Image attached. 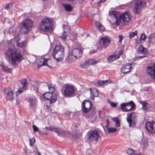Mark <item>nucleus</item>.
<instances>
[{
  "label": "nucleus",
  "mask_w": 155,
  "mask_h": 155,
  "mask_svg": "<svg viewBox=\"0 0 155 155\" xmlns=\"http://www.w3.org/2000/svg\"><path fill=\"white\" fill-rule=\"evenodd\" d=\"M5 57L13 66H17L23 59L20 52L15 48L8 49L5 53Z\"/></svg>",
  "instance_id": "1"
},
{
  "label": "nucleus",
  "mask_w": 155,
  "mask_h": 155,
  "mask_svg": "<svg viewBox=\"0 0 155 155\" xmlns=\"http://www.w3.org/2000/svg\"><path fill=\"white\" fill-rule=\"evenodd\" d=\"M111 15L112 17L116 19V24L117 26H118L122 21L125 25L131 19V15L128 12H125L119 15L117 12L113 11L111 14L109 12V15Z\"/></svg>",
  "instance_id": "2"
},
{
  "label": "nucleus",
  "mask_w": 155,
  "mask_h": 155,
  "mask_svg": "<svg viewBox=\"0 0 155 155\" xmlns=\"http://www.w3.org/2000/svg\"><path fill=\"white\" fill-rule=\"evenodd\" d=\"M38 28L41 32H52V23L51 21L48 18L42 20L39 24Z\"/></svg>",
  "instance_id": "3"
},
{
  "label": "nucleus",
  "mask_w": 155,
  "mask_h": 155,
  "mask_svg": "<svg viewBox=\"0 0 155 155\" xmlns=\"http://www.w3.org/2000/svg\"><path fill=\"white\" fill-rule=\"evenodd\" d=\"M64 47L61 45L56 46L53 50V57L58 61H62L64 57Z\"/></svg>",
  "instance_id": "4"
},
{
  "label": "nucleus",
  "mask_w": 155,
  "mask_h": 155,
  "mask_svg": "<svg viewBox=\"0 0 155 155\" xmlns=\"http://www.w3.org/2000/svg\"><path fill=\"white\" fill-rule=\"evenodd\" d=\"M83 51L80 48H75L70 52L68 55V62L69 63L74 62L76 59L80 58L83 54Z\"/></svg>",
  "instance_id": "5"
},
{
  "label": "nucleus",
  "mask_w": 155,
  "mask_h": 155,
  "mask_svg": "<svg viewBox=\"0 0 155 155\" xmlns=\"http://www.w3.org/2000/svg\"><path fill=\"white\" fill-rule=\"evenodd\" d=\"M88 139L91 142H97L99 138H101L100 132L97 130H94L88 133Z\"/></svg>",
  "instance_id": "6"
},
{
  "label": "nucleus",
  "mask_w": 155,
  "mask_h": 155,
  "mask_svg": "<svg viewBox=\"0 0 155 155\" xmlns=\"http://www.w3.org/2000/svg\"><path fill=\"white\" fill-rule=\"evenodd\" d=\"M110 43V40L106 37H102L97 42V48L102 50L103 47L106 48Z\"/></svg>",
  "instance_id": "7"
},
{
  "label": "nucleus",
  "mask_w": 155,
  "mask_h": 155,
  "mask_svg": "<svg viewBox=\"0 0 155 155\" xmlns=\"http://www.w3.org/2000/svg\"><path fill=\"white\" fill-rule=\"evenodd\" d=\"M136 107L135 104L132 101L129 102L121 103L120 104V108L123 111L128 112L132 110Z\"/></svg>",
  "instance_id": "8"
},
{
  "label": "nucleus",
  "mask_w": 155,
  "mask_h": 155,
  "mask_svg": "<svg viewBox=\"0 0 155 155\" xmlns=\"http://www.w3.org/2000/svg\"><path fill=\"white\" fill-rule=\"evenodd\" d=\"M146 4V2L144 1L137 0L136 1L134 6V11L136 14H139L140 11Z\"/></svg>",
  "instance_id": "9"
},
{
  "label": "nucleus",
  "mask_w": 155,
  "mask_h": 155,
  "mask_svg": "<svg viewBox=\"0 0 155 155\" xmlns=\"http://www.w3.org/2000/svg\"><path fill=\"white\" fill-rule=\"evenodd\" d=\"M92 102L89 100L83 101L81 104V110L83 112L87 113L91 109Z\"/></svg>",
  "instance_id": "10"
},
{
  "label": "nucleus",
  "mask_w": 155,
  "mask_h": 155,
  "mask_svg": "<svg viewBox=\"0 0 155 155\" xmlns=\"http://www.w3.org/2000/svg\"><path fill=\"white\" fill-rule=\"evenodd\" d=\"M127 117L126 120L129 123L130 127H132L135 124V119H136V116L135 112L131 113H128L127 114Z\"/></svg>",
  "instance_id": "11"
},
{
  "label": "nucleus",
  "mask_w": 155,
  "mask_h": 155,
  "mask_svg": "<svg viewBox=\"0 0 155 155\" xmlns=\"http://www.w3.org/2000/svg\"><path fill=\"white\" fill-rule=\"evenodd\" d=\"M4 94L7 100L12 101L14 98V92L9 88L4 89Z\"/></svg>",
  "instance_id": "12"
},
{
  "label": "nucleus",
  "mask_w": 155,
  "mask_h": 155,
  "mask_svg": "<svg viewBox=\"0 0 155 155\" xmlns=\"http://www.w3.org/2000/svg\"><path fill=\"white\" fill-rule=\"evenodd\" d=\"M137 52L138 54L142 55V56L137 55L136 56V58H142L146 56V55L147 54V49L144 48L142 45H141L138 48Z\"/></svg>",
  "instance_id": "13"
},
{
  "label": "nucleus",
  "mask_w": 155,
  "mask_h": 155,
  "mask_svg": "<svg viewBox=\"0 0 155 155\" xmlns=\"http://www.w3.org/2000/svg\"><path fill=\"white\" fill-rule=\"evenodd\" d=\"M64 92L63 95H64L67 97L71 96L74 93V89L73 86L68 85L65 87Z\"/></svg>",
  "instance_id": "14"
},
{
  "label": "nucleus",
  "mask_w": 155,
  "mask_h": 155,
  "mask_svg": "<svg viewBox=\"0 0 155 155\" xmlns=\"http://www.w3.org/2000/svg\"><path fill=\"white\" fill-rule=\"evenodd\" d=\"M147 73L152 78L155 79V63L147 67Z\"/></svg>",
  "instance_id": "15"
},
{
  "label": "nucleus",
  "mask_w": 155,
  "mask_h": 155,
  "mask_svg": "<svg viewBox=\"0 0 155 155\" xmlns=\"http://www.w3.org/2000/svg\"><path fill=\"white\" fill-rule=\"evenodd\" d=\"M132 69V64L128 63L122 66L121 71L122 73L126 74L130 72Z\"/></svg>",
  "instance_id": "16"
},
{
  "label": "nucleus",
  "mask_w": 155,
  "mask_h": 155,
  "mask_svg": "<svg viewBox=\"0 0 155 155\" xmlns=\"http://www.w3.org/2000/svg\"><path fill=\"white\" fill-rule=\"evenodd\" d=\"M52 132H54L56 133L58 136H62L64 137L65 135L67 134V132L64 130L61 129L59 128H56V127H52Z\"/></svg>",
  "instance_id": "17"
},
{
  "label": "nucleus",
  "mask_w": 155,
  "mask_h": 155,
  "mask_svg": "<svg viewBox=\"0 0 155 155\" xmlns=\"http://www.w3.org/2000/svg\"><path fill=\"white\" fill-rule=\"evenodd\" d=\"M23 26H25L30 30L34 26L33 21L29 19H27L24 20L21 23Z\"/></svg>",
  "instance_id": "18"
},
{
  "label": "nucleus",
  "mask_w": 155,
  "mask_h": 155,
  "mask_svg": "<svg viewBox=\"0 0 155 155\" xmlns=\"http://www.w3.org/2000/svg\"><path fill=\"white\" fill-rule=\"evenodd\" d=\"M51 61L49 59H43V61H41L39 62L40 63H42V64H38V65H40V66H47L49 68H52V66H51L50 64L49 65L48 64L49 63L51 62Z\"/></svg>",
  "instance_id": "19"
},
{
  "label": "nucleus",
  "mask_w": 155,
  "mask_h": 155,
  "mask_svg": "<svg viewBox=\"0 0 155 155\" xmlns=\"http://www.w3.org/2000/svg\"><path fill=\"white\" fill-rule=\"evenodd\" d=\"M153 124V122L148 121L145 124V128L148 133L150 134L151 131L152 130V127Z\"/></svg>",
  "instance_id": "20"
},
{
  "label": "nucleus",
  "mask_w": 155,
  "mask_h": 155,
  "mask_svg": "<svg viewBox=\"0 0 155 155\" xmlns=\"http://www.w3.org/2000/svg\"><path fill=\"white\" fill-rule=\"evenodd\" d=\"M20 82L23 85L22 87V89L24 90H26L28 84L26 79H22L20 81Z\"/></svg>",
  "instance_id": "21"
},
{
  "label": "nucleus",
  "mask_w": 155,
  "mask_h": 155,
  "mask_svg": "<svg viewBox=\"0 0 155 155\" xmlns=\"http://www.w3.org/2000/svg\"><path fill=\"white\" fill-rule=\"evenodd\" d=\"M124 46H123L118 48V51L116 54L117 55V58L118 59L120 57L121 55L122 54L124 51Z\"/></svg>",
  "instance_id": "22"
},
{
  "label": "nucleus",
  "mask_w": 155,
  "mask_h": 155,
  "mask_svg": "<svg viewBox=\"0 0 155 155\" xmlns=\"http://www.w3.org/2000/svg\"><path fill=\"white\" fill-rule=\"evenodd\" d=\"M66 11L67 12H71L73 10V8L71 5L68 4L63 3L62 5Z\"/></svg>",
  "instance_id": "23"
},
{
  "label": "nucleus",
  "mask_w": 155,
  "mask_h": 155,
  "mask_svg": "<svg viewBox=\"0 0 155 155\" xmlns=\"http://www.w3.org/2000/svg\"><path fill=\"white\" fill-rule=\"evenodd\" d=\"M85 61L86 62V63H87L88 66H89L91 65L95 64H97L98 62L99 61H95L91 59H88L86 60Z\"/></svg>",
  "instance_id": "24"
},
{
  "label": "nucleus",
  "mask_w": 155,
  "mask_h": 155,
  "mask_svg": "<svg viewBox=\"0 0 155 155\" xmlns=\"http://www.w3.org/2000/svg\"><path fill=\"white\" fill-rule=\"evenodd\" d=\"M111 81L110 80H103L98 81L96 84L97 86H102L104 84H107L108 83H110Z\"/></svg>",
  "instance_id": "25"
},
{
  "label": "nucleus",
  "mask_w": 155,
  "mask_h": 155,
  "mask_svg": "<svg viewBox=\"0 0 155 155\" xmlns=\"http://www.w3.org/2000/svg\"><path fill=\"white\" fill-rule=\"evenodd\" d=\"M95 25L99 30L104 31L105 30V27L99 22H96Z\"/></svg>",
  "instance_id": "26"
},
{
  "label": "nucleus",
  "mask_w": 155,
  "mask_h": 155,
  "mask_svg": "<svg viewBox=\"0 0 155 155\" xmlns=\"http://www.w3.org/2000/svg\"><path fill=\"white\" fill-rule=\"evenodd\" d=\"M20 30V32L22 34H25L30 30L25 26H23L22 24Z\"/></svg>",
  "instance_id": "27"
},
{
  "label": "nucleus",
  "mask_w": 155,
  "mask_h": 155,
  "mask_svg": "<svg viewBox=\"0 0 155 155\" xmlns=\"http://www.w3.org/2000/svg\"><path fill=\"white\" fill-rule=\"evenodd\" d=\"M52 96V93L51 92H46L44 94V98L46 100H49Z\"/></svg>",
  "instance_id": "28"
},
{
  "label": "nucleus",
  "mask_w": 155,
  "mask_h": 155,
  "mask_svg": "<svg viewBox=\"0 0 155 155\" xmlns=\"http://www.w3.org/2000/svg\"><path fill=\"white\" fill-rule=\"evenodd\" d=\"M147 38L148 39L147 42L149 43H151L153 40H155V36L153 35H150L147 37Z\"/></svg>",
  "instance_id": "29"
},
{
  "label": "nucleus",
  "mask_w": 155,
  "mask_h": 155,
  "mask_svg": "<svg viewBox=\"0 0 155 155\" xmlns=\"http://www.w3.org/2000/svg\"><path fill=\"white\" fill-rule=\"evenodd\" d=\"M90 91L94 97H97L98 96V93L97 92V90L96 89H94L92 90L90 88Z\"/></svg>",
  "instance_id": "30"
},
{
  "label": "nucleus",
  "mask_w": 155,
  "mask_h": 155,
  "mask_svg": "<svg viewBox=\"0 0 155 155\" xmlns=\"http://www.w3.org/2000/svg\"><path fill=\"white\" fill-rule=\"evenodd\" d=\"M117 57L116 54L115 55H111L108 58L107 60L110 62H111L114 61L116 58H117Z\"/></svg>",
  "instance_id": "31"
},
{
  "label": "nucleus",
  "mask_w": 155,
  "mask_h": 155,
  "mask_svg": "<svg viewBox=\"0 0 155 155\" xmlns=\"http://www.w3.org/2000/svg\"><path fill=\"white\" fill-rule=\"evenodd\" d=\"M16 44L18 48L24 47L25 46V43L24 41L19 43L18 41L17 42H16Z\"/></svg>",
  "instance_id": "32"
},
{
  "label": "nucleus",
  "mask_w": 155,
  "mask_h": 155,
  "mask_svg": "<svg viewBox=\"0 0 155 155\" xmlns=\"http://www.w3.org/2000/svg\"><path fill=\"white\" fill-rule=\"evenodd\" d=\"M141 145L143 147H147L148 145L147 140L146 139L142 140L141 143Z\"/></svg>",
  "instance_id": "33"
},
{
  "label": "nucleus",
  "mask_w": 155,
  "mask_h": 155,
  "mask_svg": "<svg viewBox=\"0 0 155 155\" xmlns=\"http://www.w3.org/2000/svg\"><path fill=\"white\" fill-rule=\"evenodd\" d=\"M68 33L66 31H64L62 33L61 35L60 36V38L63 40H65L67 36Z\"/></svg>",
  "instance_id": "34"
},
{
  "label": "nucleus",
  "mask_w": 155,
  "mask_h": 155,
  "mask_svg": "<svg viewBox=\"0 0 155 155\" xmlns=\"http://www.w3.org/2000/svg\"><path fill=\"white\" fill-rule=\"evenodd\" d=\"M1 66L2 67V69L4 71H5L8 72H9L11 70L10 68L5 66L3 64L1 65Z\"/></svg>",
  "instance_id": "35"
},
{
  "label": "nucleus",
  "mask_w": 155,
  "mask_h": 155,
  "mask_svg": "<svg viewBox=\"0 0 155 155\" xmlns=\"http://www.w3.org/2000/svg\"><path fill=\"white\" fill-rule=\"evenodd\" d=\"M138 33V31L137 30L134 32H131L129 33V37L130 38H132L136 35Z\"/></svg>",
  "instance_id": "36"
},
{
  "label": "nucleus",
  "mask_w": 155,
  "mask_h": 155,
  "mask_svg": "<svg viewBox=\"0 0 155 155\" xmlns=\"http://www.w3.org/2000/svg\"><path fill=\"white\" fill-rule=\"evenodd\" d=\"M28 101L29 103L30 106L31 107H34L35 105V101L32 98L28 99Z\"/></svg>",
  "instance_id": "37"
},
{
  "label": "nucleus",
  "mask_w": 155,
  "mask_h": 155,
  "mask_svg": "<svg viewBox=\"0 0 155 155\" xmlns=\"http://www.w3.org/2000/svg\"><path fill=\"white\" fill-rule=\"evenodd\" d=\"M34 90L36 92H38V88L39 87V84L37 82H35V84L33 85Z\"/></svg>",
  "instance_id": "38"
},
{
  "label": "nucleus",
  "mask_w": 155,
  "mask_h": 155,
  "mask_svg": "<svg viewBox=\"0 0 155 155\" xmlns=\"http://www.w3.org/2000/svg\"><path fill=\"white\" fill-rule=\"evenodd\" d=\"M146 38V36L145 34L143 33L141 35L140 38V40L145 41Z\"/></svg>",
  "instance_id": "39"
},
{
  "label": "nucleus",
  "mask_w": 155,
  "mask_h": 155,
  "mask_svg": "<svg viewBox=\"0 0 155 155\" xmlns=\"http://www.w3.org/2000/svg\"><path fill=\"white\" fill-rule=\"evenodd\" d=\"M136 151H134L133 150L129 148L127 149V153L129 154H133L134 155Z\"/></svg>",
  "instance_id": "40"
},
{
  "label": "nucleus",
  "mask_w": 155,
  "mask_h": 155,
  "mask_svg": "<svg viewBox=\"0 0 155 155\" xmlns=\"http://www.w3.org/2000/svg\"><path fill=\"white\" fill-rule=\"evenodd\" d=\"M29 141L30 145L31 146H33L35 141V138L33 137L32 139H29Z\"/></svg>",
  "instance_id": "41"
},
{
  "label": "nucleus",
  "mask_w": 155,
  "mask_h": 155,
  "mask_svg": "<svg viewBox=\"0 0 155 155\" xmlns=\"http://www.w3.org/2000/svg\"><path fill=\"white\" fill-rule=\"evenodd\" d=\"M150 134H155V122H153V124L152 127V130Z\"/></svg>",
  "instance_id": "42"
},
{
  "label": "nucleus",
  "mask_w": 155,
  "mask_h": 155,
  "mask_svg": "<svg viewBox=\"0 0 155 155\" xmlns=\"http://www.w3.org/2000/svg\"><path fill=\"white\" fill-rule=\"evenodd\" d=\"M117 128H108L107 130L109 133L114 132L117 130Z\"/></svg>",
  "instance_id": "43"
},
{
  "label": "nucleus",
  "mask_w": 155,
  "mask_h": 155,
  "mask_svg": "<svg viewBox=\"0 0 155 155\" xmlns=\"http://www.w3.org/2000/svg\"><path fill=\"white\" fill-rule=\"evenodd\" d=\"M12 6V3H10L6 5H5V8L7 10H8L11 8Z\"/></svg>",
  "instance_id": "44"
},
{
  "label": "nucleus",
  "mask_w": 155,
  "mask_h": 155,
  "mask_svg": "<svg viewBox=\"0 0 155 155\" xmlns=\"http://www.w3.org/2000/svg\"><path fill=\"white\" fill-rule=\"evenodd\" d=\"M140 103L142 105L144 110H147V108L146 107V106L147 105V103L144 101H141L140 102Z\"/></svg>",
  "instance_id": "45"
},
{
  "label": "nucleus",
  "mask_w": 155,
  "mask_h": 155,
  "mask_svg": "<svg viewBox=\"0 0 155 155\" xmlns=\"http://www.w3.org/2000/svg\"><path fill=\"white\" fill-rule=\"evenodd\" d=\"M47 86L48 87L49 90L51 91V93L53 92L55 90L54 87H51L50 85L48 84H47Z\"/></svg>",
  "instance_id": "46"
},
{
  "label": "nucleus",
  "mask_w": 155,
  "mask_h": 155,
  "mask_svg": "<svg viewBox=\"0 0 155 155\" xmlns=\"http://www.w3.org/2000/svg\"><path fill=\"white\" fill-rule=\"evenodd\" d=\"M88 65L86 63L85 61L84 63L83 64L81 65V67L82 68H87L88 67Z\"/></svg>",
  "instance_id": "47"
},
{
  "label": "nucleus",
  "mask_w": 155,
  "mask_h": 155,
  "mask_svg": "<svg viewBox=\"0 0 155 155\" xmlns=\"http://www.w3.org/2000/svg\"><path fill=\"white\" fill-rule=\"evenodd\" d=\"M32 127L34 132H37L39 130L38 127L35 125H33Z\"/></svg>",
  "instance_id": "48"
},
{
  "label": "nucleus",
  "mask_w": 155,
  "mask_h": 155,
  "mask_svg": "<svg viewBox=\"0 0 155 155\" xmlns=\"http://www.w3.org/2000/svg\"><path fill=\"white\" fill-rule=\"evenodd\" d=\"M57 100V99L55 98H52L49 101V103L50 104H53L54 103L56 102Z\"/></svg>",
  "instance_id": "49"
},
{
  "label": "nucleus",
  "mask_w": 155,
  "mask_h": 155,
  "mask_svg": "<svg viewBox=\"0 0 155 155\" xmlns=\"http://www.w3.org/2000/svg\"><path fill=\"white\" fill-rule=\"evenodd\" d=\"M119 38V42L120 43L121 42L123 39V35H119L118 36Z\"/></svg>",
  "instance_id": "50"
},
{
  "label": "nucleus",
  "mask_w": 155,
  "mask_h": 155,
  "mask_svg": "<svg viewBox=\"0 0 155 155\" xmlns=\"http://www.w3.org/2000/svg\"><path fill=\"white\" fill-rule=\"evenodd\" d=\"M52 127H51V126L46 127H45V129L46 130H47L48 131H52Z\"/></svg>",
  "instance_id": "51"
},
{
  "label": "nucleus",
  "mask_w": 155,
  "mask_h": 155,
  "mask_svg": "<svg viewBox=\"0 0 155 155\" xmlns=\"http://www.w3.org/2000/svg\"><path fill=\"white\" fill-rule=\"evenodd\" d=\"M110 106L112 107H115L117 105V104L113 102H110Z\"/></svg>",
  "instance_id": "52"
},
{
  "label": "nucleus",
  "mask_w": 155,
  "mask_h": 155,
  "mask_svg": "<svg viewBox=\"0 0 155 155\" xmlns=\"http://www.w3.org/2000/svg\"><path fill=\"white\" fill-rule=\"evenodd\" d=\"M14 31V30L13 28L12 27H11L9 29L8 33L9 34H10L11 33H12Z\"/></svg>",
  "instance_id": "53"
},
{
  "label": "nucleus",
  "mask_w": 155,
  "mask_h": 155,
  "mask_svg": "<svg viewBox=\"0 0 155 155\" xmlns=\"http://www.w3.org/2000/svg\"><path fill=\"white\" fill-rule=\"evenodd\" d=\"M33 150H34V151L36 153H37V152L38 151V148L36 146H35L34 147V149Z\"/></svg>",
  "instance_id": "54"
},
{
  "label": "nucleus",
  "mask_w": 155,
  "mask_h": 155,
  "mask_svg": "<svg viewBox=\"0 0 155 155\" xmlns=\"http://www.w3.org/2000/svg\"><path fill=\"white\" fill-rule=\"evenodd\" d=\"M97 49L94 50L93 51H90V53L91 54H93L94 53H96L97 52Z\"/></svg>",
  "instance_id": "55"
},
{
  "label": "nucleus",
  "mask_w": 155,
  "mask_h": 155,
  "mask_svg": "<svg viewBox=\"0 0 155 155\" xmlns=\"http://www.w3.org/2000/svg\"><path fill=\"white\" fill-rule=\"evenodd\" d=\"M113 121L115 122L118 121L119 120L118 118L117 117H115L112 119Z\"/></svg>",
  "instance_id": "56"
},
{
  "label": "nucleus",
  "mask_w": 155,
  "mask_h": 155,
  "mask_svg": "<svg viewBox=\"0 0 155 155\" xmlns=\"http://www.w3.org/2000/svg\"><path fill=\"white\" fill-rule=\"evenodd\" d=\"M116 125L117 127H119L120 126V124L119 121V120L117 121L116 122Z\"/></svg>",
  "instance_id": "57"
},
{
  "label": "nucleus",
  "mask_w": 155,
  "mask_h": 155,
  "mask_svg": "<svg viewBox=\"0 0 155 155\" xmlns=\"http://www.w3.org/2000/svg\"><path fill=\"white\" fill-rule=\"evenodd\" d=\"M106 0H101L100 1L98 2V4L104 2Z\"/></svg>",
  "instance_id": "58"
},
{
  "label": "nucleus",
  "mask_w": 155,
  "mask_h": 155,
  "mask_svg": "<svg viewBox=\"0 0 155 155\" xmlns=\"http://www.w3.org/2000/svg\"><path fill=\"white\" fill-rule=\"evenodd\" d=\"M134 155H143L142 154L140 153H137L136 152L134 154Z\"/></svg>",
  "instance_id": "59"
},
{
  "label": "nucleus",
  "mask_w": 155,
  "mask_h": 155,
  "mask_svg": "<svg viewBox=\"0 0 155 155\" xmlns=\"http://www.w3.org/2000/svg\"><path fill=\"white\" fill-rule=\"evenodd\" d=\"M23 91L21 90H18V91H17V92H18L19 94L21 93Z\"/></svg>",
  "instance_id": "60"
},
{
  "label": "nucleus",
  "mask_w": 155,
  "mask_h": 155,
  "mask_svg": "<svg viewBox=\"0 0 155 155\" xmlns=\"http://www.w3.org/2000/svg\"><path fill=\"white\" fill-rule=\"evenodd\" d=\"M107 123L106 125V127H107L109 124V122L108 120H107Z\"/></svg>",
  "instance_id": "61"
},
{
  "label": "nucleus",
  "mask_w": 155,
  "mask_h": 155,
  "mask_svg": "<svg viewBox=\"0 0 155 155\" xmlns=\"http://www.w3.org/2000/svg\"><path fill=\"white\" fill-rule=\"evenodd\" d=\"M37 153L38 155H41L40 152L39 151Z\"/></svg>",
  "instance_id": "62"
}]
</instances>
